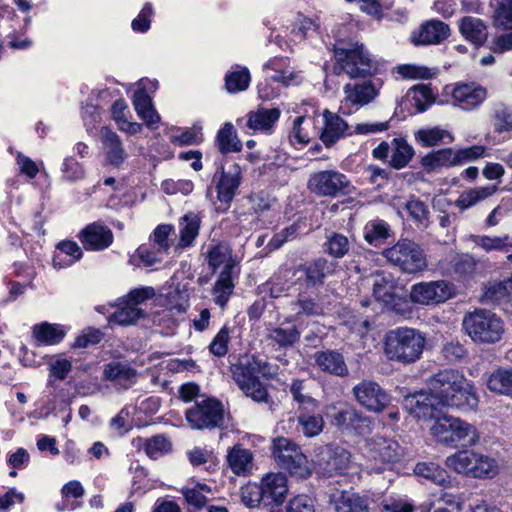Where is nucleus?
<instances>
[{"instance_id":"1","label":"nucleus","mask_w":512,"mask_h":512,"mask_svg":"<svg viewBox=\"0 0 512 512\" xmlns=\"http://www.w3.org/2000/svg\"><path fill=\"white\" fill-rule=\"evenodd\" d=\"M460 383L465 384V377L459 372L440 371L428 380L427 391H420L404 398V408L418 419L434 417L435 411L443 407Z\"/></svg>"},{"instance_id":"2","label":"nucleus","mask_w":512,"mask_h":512,"mask_svg":"<svg viewBox=\"0 0 512 512\" xmlns=\"http://www.w3.org/2000/svg\"><path fill=\"white\" fill-rule=\"evenodd\" d=\"M425 345L426 338L422 332L414 328L398 327L385 334L383 351L388 360L406 365L421 358Z\"/></svg>"},{"instance_id":"3","label":"nucleus","mask_w":512,"mask_h":512,"mask_svg":"<svg viewBox=\"0 0 512 512\" xmlns=\"http://www.w3.org/2000/svg\"><path fill=\"white\" fill-rule=\"evenodd\" d=\"M336 65L350 78H364L378 72L381 61L358 41H339L334 46Z\"/></svg>"},{"instance_id":"4","label":"nucleus","mask_w":512,"mask_h":512,"mask_svg":"<svg viewBox=\"0 0 512 512\" xmlns=\"http://www.w3.org/2000/svg\"><path fill=\"white\" fill-rule=\"evenodd\" d=\"M434 423L429 428L434 439L443 445L456 448L458 446L471 447L480 441V435L472 424L449 415L439 416V410L435 411Z\"/></svg>"},{"instance_id":"5","label":"nucleus","mask_w":512,"mask_h":512,"mask_svg":"<svg viewBox=\"0 0 512 512\" xmlns=\"http://www.w3.org/2000/svg\"><path fill=\"white\" fill-rule=\"evenodd\" d=\"M445 465L459 475L479 480L492 479L500 470L497 459L474 449L456 451L446 458Z\"/></svg>"},{"instance_id":"6","label":"nucleus","mask_w":512,"mask_h":512,"mask_svg":"<svg viewBox=\"0 0 512 512\" xmlns=\"http://www.w3.org/2000/svg\"><path fill=\"white\" fill-rule=\"evenodd\" d=\"M234 381L243 393L257 402L267 400V390L260 378L268 374L267 363L253 355H244L231 366Z\"/></svg>"},{"instance_id":"7","label":"nucleus","mask_w":512,"mask_h":512,"mask_svg":"<svg viewBox=\"0 0 512 512\" xmlns=\"http://www.w3.org/2000/svg\"><path fill=\"white\" fill-rule=\"evenodd\" d=\"M463 329L477 344H495L505 333L504 321L486 309H475L463 318Z\"/></svg>"},{"instance_id":"8","label":"nucleus","mask_w":512,"mask_h":512,"mask_svg":"<svg viewBox=\"0 0 512 512\" xmlns=\"http://www.w3.org/2000/svg\"><path fill=\"white\" fill-rule=\"evenodd\" d=\"M402 447L392 439L374 436L366 441L363 469L368 473H382L398 462L403 456Z\"/></svg>"},{"instance_id":"9","label":"nucleus","mask_w":512,"mask_h":512,"mask_svg":"<svg viewBox=\"0 0 512 512\" xmlns=\"http://www.w3.org/2000/svg\"><path fill=\"white\" fill-rule=\"evenodd\" d=\"M272 455L277 465L292 476L307 478L312 473L309 461L301 448L288 438L278 437L273 440Z\"/></svg>"},{"instance_id":"10","label":"nucleus","mask_w":512,"mask_h":512,"mask_svg":"<svg viewBox=\"0 0 512 512\" xmlns=\"http://www.w3.org/2000/svg\"><path fill=\"white\" fill-rule=\"evenodd\" d=\"M385 258L401 271L409 274L422 272L427 268V259L423 249L414 241L399 240L384 251Z\"/></svg>"},{"instance_id":"11","label":"nucleus","mask_w":512,"mask_h":512,"mask_svg":"<svg viewBox=\"0 0 512 512\" xmlns=\"http://www.w3.org/2000/svg\"><path fill=\"white\" fill-rule=\"evenodd\" d=\"M484 154L485 148L478 145L455 151L451 148L439 149L425 155L421 159V165L426 171L433 172L442 168L463 165L483 157Z\"/></svg>"},{"instance_id":"12","label":"nucleus","mask_w":512,"mask_h":512,"mask_svg":"<svg viewBox=\"0 0 512 512\" xmlns=\"http://www.w3.org/2000/svg\"><path fill=\"white\" fill-rule=\"evenodd\" d=\"M308 189L319 197L350 195L355 188L348 177L338 170H322L310 175Z\"/></svg>"},{"instance_id":"13","label":"nucleus","mask_w":512,"mask_h":512,"mask_svg":"<svg viewBox=\"0 0 512 512\" xmlns=\"http://www.w3.org/2000/svg\"><path fill=\"white\" fill-rule=\"evenodd\" d=\"M382 82L380 80H365L359 83H349L343 87L344 98L340 109L350 114L352 108H360L375 101L378 97Z\"/></svg>"},{"instance_id":"14","label":"nucleus","mask_w":512,"mask_h":512,"mask_svg":"<svg viewBox=\"0 0 512 512\" xmlns=\"http://www.w3.org/2000/svg\"><path fill=\"white\" fill-rule=\"evenodd\" d=\"M223 414L222 404L215 399L207 398L187 409L185 416L192 428L210 429L221 423Z\"/></svg>"},{"instance_id":"15","label":"nucleus","mask_w":512,"mask_h":512,"mask_svg":"<svg viewBox=\"0 0 512 512\" xmlns=\"http://www.w3.org/2000/svg\"><path fill=\"white\" fill-rule=\"evenodd\" d=\"M454 293V286L444 280L420 282L411 287L410 300L415 304L433 305L447 301Z\"/></svg>"},{"instance_id":"16","label":"nucleus","mask_w":512,"mask_h":512,"mask_svg":"<svg viewBox=\"0 0 512 512\" xmlns=\"http://www.w3.org/2000/svg\"><path fill=\"white\" fill-rule=\"evenodd\" d=\"M325 414L331 418L333 425L342 430L354 431L357 434H365L370 431V420L349 405H328Z\"/></svg>"},{"instance_id":"17","label":"nucleus","mask_w":512,"mask_h":512,"mask_svg":"<svg viewBox=\"0 0 512 512\" xmlns=\"http://www.w3.org/2000/svg\"><path fill=\"white\" fill-rule=\"evenodd\" d=\"M396 284L390 273H377L373 277V296L377 302L382 304L387 310L397 314H403L406 301L399 297L396 292Z\"/></svg>"},{"instance_id":"18","label":"nucleus","mask_w":512,"mask_h":512,"mask_svg":"<svg viewBox=\"0 0 512 512\" xmlns=\"http://www.w3.org/2000/svg\"><path fill=\"white\" fill-rule=\"evenodd\" d=\"M356 401L368 411L379 413L389 404L388 394L378 383L363 380L353 388Z\"/></svg>"},{"instance_id":"19","label":"nucleus","mask_w":512,"mask_h":512,"mask_svg":"<svg viewBox=\"0 0 512 512\" xmlns=\"http://www.w3.org/2000/svg\"><path fill=\"white\" fill-rule=\"evenodd\" d=\"M446 93L451 95L454 106L465 111L475 109L487 97L486 89L475 82L458 83L451 88L447 86Z\"/></svg>"},{"instance_id":"20","label":"nucleus","mask_w":512,"mask_h":512,"mask_svg":"<svg viewBox=\"0 0 512 512\" xmlns=\"http://www.w3.org/2000/svg\"><path fill=\"white\" fill-rule=\"evenodd\" d=\"M281 111L278 108H258L250 111L237 124L247 133L271 134L278 122Z\"/></svg>"},{"instance_id":"21","label":"nucleus","mask_w":512,"mask_h":512,"mask_svg":"<svg viewBox=\"0 0 512 512\" xmlns=\"http://www.w3.org/2000/svg\"><path fill=\"white\" fill-rule=\"evenodd\" d=\"M209 268L216 271L221 268L220 272L227 274L240 273L241 259L233 253L232 248L227 243H211L205 253Z\"/></svg>"},{"instance_id":"22","label":"nucleus","mask_w":512,"mask_h":512,"mask_svg":"<svg viewBox=\"0 0 512 512\" xmlns=\"http://www.w3.org/2000/svg\"><path fill=\"white\" fill-rule=\"evenodd\" d=\"M78 239L88 251H104L113 244L114 235L108 226L93 222L78 233Z\"/></svg>"},{"instance_id":"23","label":"nucleus","mask_w":512,"mask_h":512,"mask_svg":"<svg viewBox=\"0 0 512 512\" xmlns=\"http://www.w3.org/2000/svg\"><path fill=\"white\" fill-rule=\"evenodd\" d=\"M242 179V170L238 164H232L227 170L222 169L216 184L219 209L227 210L232 202Z\"/></svg>"},{"instance_id":"24","label":"nucleus","mask_w":512,"mask_h":512,"mask_svg":"<svg viewBox=\"0 0 512 512\" xmlns=\"http://www.w3.org/2000/svg\"><path fill=\"white\" fill-rule=\"evenodd\" d=\"M262 498L265 506H280L284 503L289 487L287 477L278 473H268L261 479Z\"/></svg>"},{"instance_id":"25","label":"nucleus","mask_w":512,"mask_h":512,"mask_svg":"<svg viewBox=\"0 0 512 512\" xmlns=\"http://www.w3.org/2000/svg\"><path fill=\"white\" fill-rule=\"evenodd\" d=\"M267 78L283 86L297 85L301 82L300 73L291 66L288 58L274 57L263 65Z\"/></svg>"},{"instance_id":"26","label":"nucleus","mask_w":512,"mask_h":512,"mask_svg":"<svg viewBox=\"0 0 512 512\" xmlns=\"http://www.w3.org/2000/svg\"><path fill=\"white\" fill-rule=\"evenodd\" d=\"M323 118L324 126L320 137L325 146H332L340 138L351 135L348 124L339 115L325 110Z\"/></svg>"},{"instance_id":"27","label":"nucleus","mask_w":512,"mask_h":512,"mask_svg":"<svg viewBox=\"0 0 512 512\" xmlns=\"http://www.w3.org/2000/svg\"><path fill=\"white\" fill-rule=\"evenodd\" d=\"M316 366L325 373L346 377L349 374L348 367L341 353L335 350L318 351L314 355Z\"/></svg>"},{"instance_id":"28","label":"nucleus","mask_w":512,"mask_h":512,"mask_svg":"<svg viewBox=\"0 0 512 512\" xmlns=\"http://www.w3.org/2000/svg\"><path fill=\"white\" fill-rule=\"evenodd\" d=\"M498 191L497 184L480 187H471L463 190L455 201V206L461 211H466L485 201Z\"/></svg>"},{"instance_id":"29","label":"nucleus","mask_w":512,"mask_h":512,"mask_svg":"<svg viewBox=\"0 0 512 512\" xmlns=\"http://www.w3.org/2000/svg\"><path fill=\"white\" fill-rule=\"evenodd\" d=\"M449 26L442 21L432 20L422 25L417 34L412 35L416 45L438 44L449 36Z\"/></svg>"},{"instance_id":"30","label":"nucleus","mask_w":512,"mask_h":512,"mask_svg":"<svg viewBox=\"0 0 512 512\" xmlns=\"http://www.w3.org/2000/svg\"><path fill=\"white\" fill-rule=\"evenodd\" d=\"M479 398L473 385L465 378V384L460 383L453 394L449 396L443 407H455L463 411L473 410L478 406Z\"/></svg>"},{"instance_id":"31","label":"nucleus","mask_w":512,"mask_h":512,"mask_svg":"<svg viewBox=\"0 0 512 512\" xmlns=\"http://www.w3.org/2000/svg\"><path fill=\"white\" fill-rule=\"evenodd\" d=\"M470 241L486 253L503 252L512 254V237L508 234L501 235H471Z\"/></svg>"},{"instance_id":"32","label":"nucleus","mask_w":512,"mask_h":512,"mask_svg":"<svg viewBox=\"0 0 512 512\" xmlns=\"http://www.w3.org/2000/svg\"><path fill=\"white\" fill-rule=\"evenodd\" d=\"M297 421L302 433L306 437L319 435L324 428V419L319 410V403L313 408L299 409Z\"/></svg>"},{"instance_id":"33","label":"nucleus","mask_w":512,"mask_h":512,"mask_svg":"<svg viewBox=\"0 0 512 512\" xmlns=\"http://www.w3.org/2000/svg\"><path fill=\"white\" fill-rule=\"evenodd\" d=\"M334 512H369L367 500L350 492H337L331 497Z\"/></svg>"},{"instance_id":"34","label":"nucleus","mask_w":512,"mask_h":512,"mask_svg":"<svg viewBox=\"0 0 512 512\" xmlns=\"http://www.w3.org/2000/svg\"><path fill=\"white\" fill-rule=\"evenodd\" d=\"M227 463L235 475L246 476L253 469V454L250 450L235 445L228 451Z\"/></svg>"},{"instance_id":"35","label":"nucleus","mask_w":512,"mask_h":512,"mask_svg":"<svg viewBox=\"0 0 512 512\" xmlns=\"http://www.w3.org/2000/svg\"><path fill=\"white\" fill-rule=\"evenodd\" d=\"M319 29V24L304 15H297L287 27L288 36L291 42L298 44L306 39L313 38Z\"/></svg>"},{"instance_id":"36","label":"nucleus","mask_w":512,"mask_h":512,"mask_svg":"<svg viewBox=\"0 0 512 512\" xmlns=\"http://www.w3.org/2000/svg\"><path fill=\"white\" fill-rule=\"evenodd\" d=\"M240 273L227 274L220 272L212 288L213 301L216 305L224 308L235 288V282Z\"/></svg>"},{"instance_id":"37","label":"nucleus","mask_w":512,"mask_h":512,"mask_svg":"<svg viewBox=\"0 0 512 512\" xmlns=\"http://www.w3.org/2000/svg\"><path fill=\"white\" fill-rule=\"evenodd\" d=\"M166 136L178 146L198 145L203 141L202 126L195 123L189 128L171 127L166 129Z\"/></svg>"},{"instance_id":"38","label":"nucleus","mask_w":512,"mask_h":512,"mask_svg":"<svg viewBox=\"0 0 512 512\" xmlns=\"http://www.w3.org/2000/svg\"><path fill=\"white\" fill-rule=\"evenodd\" d=\"M459 30L462 36L475 45H482L487 39V27L483 20L467 16L459 21Z\"/></svg>"},{"instance_id":"39","label":"nucleus","mask_w":512,"mask_h":512,"mask_svg":"<svg viewBox=\"0 0 512 512\" xmlns=\"http://www.w3.org/2000/svg\"><path fill=\"white\" fill-rule=\"evenodd\" d=\"M32 335L37 345H56L60 343L66 335L63 326L43 322L33 327Z\"/></svg>"},{"instance_id":"40","label":"nucleus","mask_w":512,"mask_h":512,"mask_svg":"<svg viewBox=\"0 0 512 512\" xmlns=\"http://www.w3.org/2000/svg\"><path fill=\"white\" fill-rule=\"evenodd\" d=\"M414 474L424 478L433 484L446 487L450 484V476L447 471L435 462H419L414 467Z\"/></svg>"},{"instance_id":"41","label":"nucleus","mask_w":512,"mask_h":512,"mask_svg":"<svg viewBox=\"0 0 512 512\" xmlns=\"http://www.w3.org/2000/svg\"><path fill=\"white\" fill-rule=\"evenodd\" d=\"M250 71L245 66L235 65L225 75V88L229 93L247 90L250 85Z\"/></svg>"},{"instance_id":"42","label":"nucleus","mask_w":512,"mask_h":512,"mask_svg":"<svg viewBox=\"0 0 512 512\" xmlns=\"http://www.w3.org/2000/svg\"><path fill=\"white\" fill-rule=\"evenodd\" d=\"M416 140L425 147H432L439 144H450L454 138L452 134L438 126L422 128L415 133Z\"/></svg>"},{"instance_id":"43","label":"nucleus","mask_w":512,"mask_h":512,"mask_svg":"<svg viewBox=\"0 0 512 512\" xmlns=\"http://www.w3.org/2000/svg\"><path fill=\"white\" fill-rule=\"evenodd\" d=\"M200 228V218L194 213L186 214L180 222V238L177 249H185L193 244Z\"/></svg>"},{"instance_id":"44","label":"nucleus","mask_w":512,"mask_h":512,"mask_svg":"<svg viewBox=\"0 0 512 512\" xmlns=\"http://www.w3.org/2000/svg\"><path fill=\"white\" fill-rule=\"evenodd\" d=\"M487 387L491 392L512 396V369H497L487 379Z\"/></svg>"},{"instance_id":"45","label":"nucleus","mask_w":512,"mask_h":512,"mask_svg":"<svg viewBox=\"0 0 512 512\" xmlns=\"http://www.w3.org/2000/svg\"><path fill=\"white\" fill-rule=\"evenodd\" d=\"M102 138L110 164L116 166L121 164L125 159V153L119 137L108 128H103Z\"/></svg>"},{"instance_id":"46","label":"nucleus","mask_w":512,"mask_h":512,"mask_svg":"<svg viewBox=\"0 0 512 512\" xmlns=\"http://www.w3.org/2000/svg\"><path fill=\"white\" fill-rule=\"evenodd\" d=\"M133 104L138 115L147 123L151 128H156V121L158 119L156 111L152 107L151 98L144 90H137L134 93Z\"/></svg>"},{"instance_id":"47","label":"nucleus","mask_w":512,"mask_h":512,"mask_svg":"<svg viewBox=\"0 0 512 512\" xmlns=\"http://www.w3.org/2000/svg\"><path fill=\"white\" fill-rule=\"evenodd\" d=\"M216 142L222 153L238 152L242 147L233 125L229 122L218 131Z\"/></svg>"},{"instance_id":"48","label":"nucleus","mask_w":512,"mask_h":512,"mask_svg":"<svg viewBox=\"0 0 512 512\" xmlns=\"http://www.w3.org/2000/svg\"><path fill=\"white\" fill-rule=\"evenodd\" d=\"M408 97L417 112L425 111L435 102V93L429 85H416L408 91Z\"/></svg>"},{"instance_id":"49","label":"nucleus","mask_w":512,"mask_h":512,"mask_svg":"<svg viewBox=\"0 0 512 512\" xmlns=\"http://www.w3.org/2000/svg\"><path fill=\"white\" fill-rule=\"evenodd\" d=\"M124 306L117 309L110 317L109 323L111 325L118 324L122 326L133 325L136 321L144 316L141 309L131 305L127 301H123Z\"/></svg>"},{"instance_id":"50","label":"nucleus","mask_w":512,"mask_h":512,"mask_svg":"<svg viewBox=\"0 0 512 512\" xmlns=\"http://www.w3.org/2000/svg\"><path fill=\"white\" fill-rule=\"evenodd\" d=\"M414 154L413 148L403 139H393L391 143V165L396 169L405 167Z\"/></svg>"},{"instance_id":"51","label":"nucleus","mask_w":512,"mask_h":512,"mask_svg":"<svg viewBox=\"0 0 512 512\" xmlns=\"http://www.w3.org/2000/svg\"><path fill=\"white\" fill-rule=\"evenodd\" d=\"M493 22L498 27L512 28V0H490Z\"/></svg>"},{"instance_id":"52","label":"nucleus","mask_w":512,"mask_h":512,"mask_svg":"<svg viewBox=\"0 0 512 512\" xmlns=\"http://www.w3.org/2000/svg\"><path fill=\"white\" fill-rule=\"evenodd\" d=\"M389 237V226L383 220L369 221L364 227V238L371 245H379Z\"/></svg>"},{"instance_id":"53","label":"nucleus","mask_w":512,"mask_h":512,"mask_svg":"<svg viewBox=\"0 0 512 512\" xmlns=\"http://www.w3.org/2000/svg\"><path fill=\"white\" fill-rule=\"evenodd\" d=\"M452 273L459 278L472 276L477 268V260L468 253L457 254L451 261Z\"/></svg>"},{"instance_id":"54","label":"nucleus","mask_w":512,"mask_h":512,"mask_svg":"<svg viewBox=\"0 0 512 512\" xmlns=\"http://www.w3.org/2000/svg\"><path fill=\"white\" fill-rule=\"evenodd\" d=\"M136 375V371L128 364L112 362L105 366L104 376L106 379L122 384L130 381Z\"/></svg>"},{"instance_id":"55","label":"nucleus","mask_w":512,"mask_h":512,"mask_svg":"<svg viewBox=\"0 0 512 512\" xmlns=\"http://www.w3.org/2000/svg\"><path fill=\"white\" fill-rule=\"evenodd\" d=\"M212 489L204 483H196L193 487L183 489L182 494L188 504L197 509H201L207 502V495L211 494Z\"/></svg>"},{"instance_id":"56","label":"nucleus","mask_w":512,"mask_h":512,"mask_svg":"<svg viewBox=\"0 0 512 512\" xmlns=\"http://www.w3.org/2000/svg\"><path fill=\"white\" fill-rule=\"evenodd\" d=\"M327 268V262L326 260H318L309 266H307L305 269H299L295 273V275H298L297 279L300 280L302 278H305L307 281V285H315L317 283H320L323 278L326 275V269Z\"/></svg>"},{"instance_id":"57","label":"nucleus","mask_w":512,"mask_h":512,"mask_svg":"<svg viewBox=\"0 0 512 512\" xmlns=\"http://www.w3.org/2000/svg\"><path fill=\"white\" fill-rule=\"evenodd\" d=\"M268 338L281 347L293 345L300 336V333L294 326L286 328L276 327L268 330Z\"/></svg>"},{"instance_id":"58","label":"nucleus","mask_w":512,"mask_h":512,"mask_svg":"<svg viewBox=\"0 0 512 512\" xmlns=\"http://www.w3.org/2000/svg\"><path fill=\"white\" fill-rule=\"evenodd\" d=\"M492 126L496 133L512 132V108L502 106L495 109L492 116Z\"/></svg>"},{"instance_id":"59","label":"nucleus","mask_w":512,"mask_h":512,"mask_svg":"<svg viewBox=\"0 0 512 512\" xmlns=\"http://www.w3.org/2000/svg\"><path fill=\"white\" fill-rule=\"evenodd\" d=\"M325 247L331 256L342 258L349 251L350 243L345 235L333 233L328 237Z\"/></svg>"},{"instance_id":"60","label":"nucleus","mask_w":512,"mask_h":512,"mask_svg":"<svg viewBox=\"0 0 512 512\" xmlns=\"http://www.w3.org/2000/svg\"><path fill=\"white\" fill-rule=\"evenodd\" d=\"M230 340V330L223 326L212 339L209 345V351L216 357H224L228 352V343Z\"/></svg>"},{"instance_id":"61","label":"nucleus","mask_w":512,"mask_h":512,"mask_svg":"<svg viewBox=\"0 0 512 512\" xmlns=\"http://www.w3.org/2000/svg\"><path fill=\"white\" fill-rule=\"evenodd\" d=\"M128 107L123 100L116 101L112 106V115L116 122L122 123L120 128L129 133H136L139 129L138 124L127 122Z\"/></svg>"},{"instance_id":"62","label":"nucleus","mask_w":512,"mask_h":512,"mask_svg":"<svg viewBox=\"0 0 512 512\" xmlns=\"http://www.w3.org/2000/svg\"><path fill=\"white\" fill-rule=\"evenodd\" d=\"M157 260V252L142 245L130 256L129 263L135 266L144 265L145 267H151L157 263Z\"/></svg>"},{"instance_id":"63","label":"nucleus","mask_w":512,"mask_h":512,"mask_svg":"<svg viewBox=\"0 0 512 512\" xmlns=\"http://www.w3.org/2000/svg\"><path fill=\"white\" fill-rule=\"evenodd\" d=\"M397 72L406 79H429L434 75L431 69L412 64L398 66Z\"/></svg>"},{"instance_id":"64","label":"nucleus","mask_w":512,"mask_h":512,"mask_svg":"<svg viewBox=\"0 0 512 512\" xmlns=\"http://www.w3.org/2000/svg\"><path fill=\"white\" fill-rule=\"evenodd\" d=\"M285 512H315L314 501L307 495H297L289 500Z\"/></svg>"}]
</instances>
